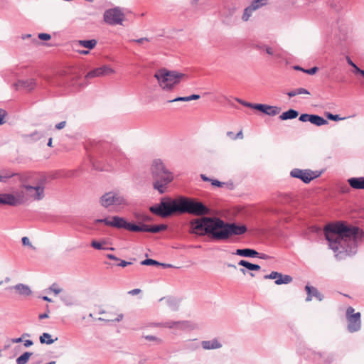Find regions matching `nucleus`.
<instances>
[{
  "mask_svg": "<svg viewBox=\"0 0 364 364\" xmlns=\"http://www.w3.org/2000/svg\"><path fill=\"white\" fill-rule=\"evenodd\" d=\"M255 109L259 110L272 117L278 114L281 111V108L277 106H272L266 104H255Z\"/></svg>",
  "mask_w": 364,
  "mask_h": 364,
  "instance_id": "obj_15",
  "label": "nucleus"
},
{
  "mask_svg": "<svg viewBox=\"0 0 364 364\" xmlns=\"http://www.w3.org/2000/svg\"><path fill=\"white\" fill-rule=\"evenodd\" d=\"M153 179V188L162 195L168 191L169 185L174 181L175 174L170 171L161 159H154L150 164Z\"/></svg>",
  "mask_w": 364,
  "mask_h": 364,
  "instance_id": "obj_3",
  "label": "nucleus"
},
{
  "mask_svg": "<svg viewBox=\"0 0 364 364\" xmlns=\"http://www.w3.org/2000/svg\"><path fill=\"white\" fill-rule=\"evenodd\" d=\"M119 261H120V262L117 263L116 265H117L119 267H124L127 266L128 264H132L131 262H127L124 260L119 259Z\"/></svg>",
  "mask_w": 364,
  "mask_h": 364,
  "instance_id": "obj_56",
  "label": "nucleus"
},
{
  "mask_svg": "<svg viewBox=\"0 0 364 364\" xmlns=\"http://www.w3.org/2000/svg\"><path fill=\"white\" fill-rule=\"evenodd\" d=\"M91 246L96 250H108L109 248H105L102 246V243L98 242L97 240H92L91 242ZM110 250H113V248H109Z\"/></svg>",
  "mask_w": 364,
  "mask_h": 364,
  "instance_id": "obj_39",
  "label": "nucleus"
},
{
  "mask_svg": "<svg viewBox=\"0 0 364 364\" xmlns=\"http://www.w3.org/2000/svg\"><path fill=\"white\" fill-rule=\"evenodd\" d=\"M165 300L168 307L172 311H176L178 309V301L171 297L161 298L160 301Z\"/></svg>",
  "mask_w": 364,
  "mask_h": 364,
  "instance_id": "obj_30",
  "label": "nucleus"
},
{
  "mask_svg": "<svg viewBox=\"0 0 364 364\" xmlns=\"http://www.w3.org/2000/svg\"><path fill=\"white\" fill-rule=\"evenodd\" d=\"M309 122L318 127L328 123L327 119L317 114H311Z\"/></svg>",
  "mask_w": 364,
  "mask_h": 364,
  "instance_id": "obj_25",
  "label": "nucleus"
},
{
  "mask_svg": "<svg viewBox=\"0 0 364 364\" xmlns=\"http://www.w3.org/2000/svg\"><path fill=\"white\" fill-rule=\"evenodd\" d=\"M287 95L289 97H294L296 95H297V93H296V89L295 90H293L291 91H289L287 92Z\"/></svg>",
  "mask_w": 364,
  "mask_h": 364,
  "instance_id": "obj_63",
  "label": "nucleus"
},
{
  "mask_svg": "<svg viewBox=\"0 0 364 364\" xmlns=\"http://www.w3.org/2000/svg\"><path fill=\"white\" fill-rule=\"evenodd\" d=\"M266 4H267L266 0H254L251 2L250 6L253 10L256 11Z\"/></svg>",
  "mask_w": 364,
  "mask_h": 364,
  "instance_id": "obj_34",
  "label": "nucleus"
},
{
  "mask_svg": "<svg viewBox=\"0 0 364 364\" xmlns=\"http://www.w3.org/2000/svg\"><path fill=\"white\" fill-rule=\"evenodd\" d=\"M235 100L237 102H238L239 103H240L241 105H242L243 106H245V107L255 109V104L245 102V101H244V100H242L241 99H239V98H236Z\"/></svg>",
  "mask_w": 364,
  "mask_h": 364,
  "instance_id": "obj_41",
  "label": "nucleus"
},
{
  "mask_svg": "<svg viewBox=\"0 0 364 364\" xmlns=\"http://www.w3.org/2000/svg\"><path fill=\"white\" fill-rule=\"evenodd\" d=\"M38 38L41 41H48L51 38V36L48 33H41L38 34Z\"/></svg>",
  "mask_w": 364,
  "mask_h": 364,
  "instance_id": "obj_49",
  "label": "nucleus"
},
{
  "mask_svg": "<svg viewBox=\"0 0 364 364\" xmlns=\"http://www.w3.org/2000/svg\"><path fill=\"white\" fill-rule=\"evenodd\" d=\"M21 241H22L23 245H24V246H29L32 249H35V247L30 242V240H29L28 237H23L22 239H21Z\"/></svg>",
  "mask_w": 364,
  "mask_h": 364,
  "instance_id": "obj_51",
  "label": "nucleus"
},
{
  "mask_svg": "<svg viewBox=\"0 0 364 364\" xmlns=\"http://www.w3.org/2000/svg\"><path fill=\"white\" fill-rule=\"evenodd\" d=\"M211 184H212L213 186H216V187H222L225 183H223V182L219 181L218 180H216V179H212V180H211Z\"/></svg>",
  "mask_w": 364,
  "mask_h": 364,
  "instance_id": "obj_55",
  "label": "nucleus"
},
{
  "mask_svg": "<svg viewBox=\"0 0 364 364\" xmlns=\"http://www.w3.org/2000/svg\"><path fill=\"white\" fill-rule=\"evenodd\" d=\"M350 186L354 189H364V177H353L348 180Z\"/></svg>",
  "mask_w": 364,
  "mask_h": 364,
  "instance_id": "obj_21",
  "label": "nucleus"
},
{
  "mask_svg": "<svg viewBox=\"0 0 364 364\" xmlns=\"http://www.w3.org/2000/svg\"><path fill=\"white\" fill-rule=\"evenodd\" d=\"M12 288L16 289L18 291V293L22 296H27L31 295L32 293L30 287L28 285L23 284H16Z\"/></svg>",
  "mask_w": 364,
  "mask_h": 364,
  "instance_id": "obj_22",
  "label": "nucleus"
},
{
  "mask_svg": "<svg viewBox=\"0 0 364 364\" xmlns=\"http://www.w3.org/2000/svg\"><path fill=\"white\" fill-rule=\"evenodd\" d=\"M151 213L163 218L178 213V198L172 199L166 196L161 198L159 203L149 207Z\"/></svg>",
  "mask_w": 364,
  "mask_h": 364,
  "instance_id": "obj_6",
  "label": "nucleus"
},
{
  "mask_svg": "<svg viewBox=\"0 0 364 364\" xmlns=\"http://www.w3.org/2000/svg\"><path fill=\"white\" fill-rule=\"evenodd\" d=\"M234 254L241 257L250 258H255L259 255V252L257 251L250 248L237 249Z\"/></svg>",
  "mask_w": 364,
  "mask_h": 364,
  "instance_id": "obj_20",
  "label": "nucleus"
},
{
  "mask_svg": "<svg viewBox=\"0 0 364 364\" xmlns=\"http://www.w3.org/2000/svg\"><path fill=\"white\" fill-rule=\"evenodd\" d=\"M104 21L109 25H122L124 18V15L118 7L107 9L105 11Z\"/></svg>",
  "mask_w": 364,
  "mask_h": 364,
  "instance_id": "obj_10",
  "label": "nucleus"
},
{
  "mask_svg": "<svg viewBox=\"0 0 364 364\" xmlns=\"http://www.w3.org/2000/svg\"><path fill=\"white\" fill-rule=\"evenodd\" d=\"M77 43L80 46L89 50H92L97 46V41L96 39L80 40Z\"/></svg>",
  "mask_w": 364,
  "mask_h": 364,
  "instance_id": "obj_28",
  "label": "nucleus"
},
{
  "mask_svg": "<svg viewBox=\"0 0 364 364\" xmlns=\"http://www.w3.org/2000/svg\"><path fill=\"white\" fill-rule=\"evenodd\" d=\"M299 112L298 111L289 109V110L283 112L280 116L279 119L281 120H288V119H293L298 117Z\"/></svg>",
  "mask_w": 364,
  "mask_h": 364,
  "instance_id": "obj_23",
  "label": "nucleus"
},
{
  "mask_svg": "<svg viewBox=\"0 0 364 364\" xmlns=\"http://www.w3.org/2000/svg\"><path fill=\"white\" fill-rule=\"evenodd\" d=\"M264 51L268 54V55H274L275 56L276 58H279V55L278 54H276L274 50H273V48H271L270 46H265V50Z\"/></svg>",
  "mask_w": 364,
  "mask_h": 364,
  "instance_id": "obj_46",
  "label": "nucleus"
},
{
  "mask_svg": "<svg viewBox=\"0 0 364 364\" xmlns=\"http://www.w3.org/2000/svg\"><path fill=\"white\" fill-rule=\"evenodd\" d=\"M243 138V134H242V130H240L234 137H233V139H242Z\"/></svg>",
  "mask_w": 364,
  "mask_h": 364,
  "instance_id": "obj_64",
  "label": "nucleus"
},
{
  "mask_svg": "<svg viewBox=\"0 0 364 364\" xmlns=\"http://www.w3.org/2000/svg\"><path fill=\"white\" fill-rule=\"evenodd\" d=\"M65 124H66V122L65 121L60 122V123L55 124V129H61L65 127Z\"/></svg>",
  "mask_w": 364,
  "mask_h": 364,
  "instance_id": "obj_57",
  "label": "nucleus"
},
{
  "mask_svg": "<svg viewBox=\"0 0 364 364\" xmlns=\"http://www.w3.org/2000/svg\"><path fill=\"white\" fill-rule=\"evenodd\" d=\"M57 340H58V338H55V339H52L51 335L49 334L48 333H42V335H41L40 338H39V341H40L41 343H42V344L46 343L48 345H50V344L53 343Z\"/></svg>",
  "mask_w": 364,
  "mask_h": 364,
  "instance_id": "obj_31",
  "label": "nucleus"
},
{
  "mask_svg": "<svg viewBox=\"0 0 364 364\" xmlns=\"http://www.w3.org/2000/svg\"><path fill=\"white\" fill-rule=\"evenodd\" d=\"M296 90L297 95H302V94L309 95L310 94V92L306 89L303 88V87L297 88V89H296Z\"/></svg>",
  "mask_w": 364,
  "mask_h": 364,
  "instance_id": "obj_54",
  "label": "nucleus"
},
{
  "mask_svg": "<svg viewBox=\"0 0 364 364\" xmlns=\"http://www.w3.org/2000/svg\"><path fill=\"white\" fill-rule=\"evenodd\" d=\"M238 264L244 267L245 268L250 271H258L261 269V267L259 264H252L244 259L240 260L238 262Z\"/></svg>",
  "mask_w": 364,
  "mask_h": 364,
  "instance_id": "obj_29",
  "label": "nucleus"
},
{
  "mask_svg": "<svg viewBox=\"0 0 364 364\" xmlns=\"http://www.w3.org/2000/svg\"><path fill=\"white\" fill-rule=\"evenodd\" d=\"M255 11V10H253L250 6L246 7L244 9V12L242 16V19L243 21H247L252 16V13Z\"/></svg>",
  "mask_w": 364,
  "mask_h": 364,
  "instance_id": "obj_35",
  "label": "nucleus"
},
{
  "mask_svg": "<svg viewBox=\"0 0 364 364\" xmlns=\"http://www.w3.org/2000/svg\"><path fill=\"white\" fill-rule=\"evenodd\" d=\"M193 233L200 236L208 235L213 240L225 241L232 235L245 234L246 225L235 223H227L217 217H203L191 223Z\"/></svg>",
  "mask_w": 364,
  "mask_h": 364,
  "instance_id": "obj_2",
  "label": "nucleus"
},
{
  "mask_svg": "<svg viewBox=\"0 0 364 364\" xmlns=\"http://www.w3.org/2000/svg\"><path fill=\"white\" fill-rule=\"evenodd\" d=\"M200 96L199 95H191L190 96H188V100L189 101L191 100H198L200 99Z\"/></svg>",
  "mask_w": 364,
  "mask_h": 364,
  "instance_id": "obj_60",
  "label": "nucleus"
},
{
  "mask_svg": "<svg viewBox=\"0 0 364 364\" xmlns=\"http://www.w3.org/2000/svg\"><path fill=\"white\" fill-rule=\"evenodd\" d=\"M1 171L3 176L4 183H6L9 178H14V182L17 181L18 172H14L11 170H2Z\"/></svg>",
  "mask_w": 364,
  "mask_h": 364,
  "instance_id": "obj_26",
  "label": "nucleus"
},
{
  "mask_svg": "<svg viewBox=\"0 0 364 364\" xmlns=\"http://www.w3.org/2000/svg\"><path fill=\"white\" fill-rule=\"evenodd\" d=\"M318 70V68L315 66L310 69H306L305 70H304V73H307L309 75H314L317 72Z\"/></svg>",
  "mask_w": 364,
  "mask_h": 364,
  "instance_id": "obj_52",
  "label": "nucleus"
},
{
  "mask_svg": "<svg viewBox=\"0 0 364 364\" xmlns=\"http://www.w3.org/2000/svg\"><path fill=\"white\" fill-rule=\"evenodd\" d=\"M122 228L132 231L136 232V223H129L127 220H124L123 227Z\"/></svg>",
  "mask_w": 364,
  "mask_h": 364,
  "instance_id": "obj_36",
  "label": "nucleus"
},
{
  "mask_svg": "<svg viewBox=\"0 0 364 364\" xmlns=\"http://www.w3.org/2000/svg\"><path fill=\"white\" fill-rule=\"evenodd\" d=\"M50 290L55 294H58L62 291V289L59 288L57 284L54 283L50 287Z\"/></svg>",
  "mask_w": 364,
  "mask_h": 364,
  "instance_id": "obj_43",
  "label": "nucleus"
},
{
  "mask_svg": "<svg viewBox=\"0 0 364 364\" xmlns=\"http://www.w3.org/2000/svg\"><path fill=\"white\" fill-rule=\"evenodd\" d=\"M327 118H328V119L333 120V121H338V120H341V119H344V118L340 117L339 115H338V114H333L331 113H328L327 114Z\"/></svg>",
  "mask_w": 364,
  "mask_h": 364,
  "instance_id": "obj_48",
  "label": "nucleus"
},
{
  "mask_svg": "<svg viewBox=\"0 0 364 364\" xmlns=\"http://www.w3.org/2000/svg\"><path fill=\"white\" fill-rule=\"evenodd\" d=\"M32 355V352L26 351L23 353L22 355H21L19 357L16 358V364H26Z\"/></svg>",
  "mask_w": 364,
  "mask_h": 364,
  "instance_id": "obj_32",
  "label": "nucleus"
},
{
  "mask_svg": "<svg viewBox=\"0 0 364 364\" xmlns=\"http://www.w3.org/2000/svg\"><path fill=\"white\" fill-rule=\"evenodd\" d=\"M355 309L349 306L346 309V318L348 321V331L350 333L358 331L361 328L360 313H354Z\"/></svg>",
  "mask_w": 364,
  "mask_h": 364,
  "instance_id": "obj_9",
  "label": "nucleus"
},
{
  "mask_svg": "<svg viewBox=\"0 0 364 364\" xmlns=\"http://www.w3.org/2000/svg\"><path fill=\"white\" fill-rule=\"evenodd\" d=\"M310 117H311V114H306V113L301 114L299 117V120L302 122H310Z\"/></svg>",
  "mask_w": 364,
  "mask_h": 364,
  "instance_id": "obj_44",
  "label": "nucleus"
},
{
  "mask_svg": "<svg viewBox=\"0 0 364 364\" xmlns=\"http://www.w3.org/2000/svg\"><path fill=\"white\" fill-rule=\"evenodd\" d=\"M323 232L330 248L339 260L356 253L358 242L364 235L358 227L348 226L343 222L329 223L326 225Z\"/></svg>",
  "mask_w": 364,
  "mask_h": 364,
  "instance_id": "obj_1",
  "label": "nucleus"
},
{
  "mask_svg": "<svg viewBox=\"0 0 364 364\" xmlns=\"http://www.w3.org/2000/svg\"><path fill=\"white\" fill-rule=\"evenodd\" d=\"M36 86V80L33 78L26 80H19L14 84L16 90H24L26 91L33 90Z\"/></svg>",
  "mask_w": 364,
  "mask_h": 364,
  "instance_id": "obj_17",
  "label": "nucleus"
},
{
  "mask_svg": "<svg viewBox=\"0 0 364 364\" xmlns=\"http://www.w3.org/2000/svg\"><path fill=\"white\" fill-rule=\"evenodd\" d=\"M153 41V38H138V49H144V50H149L151 48V42Z\"/></svg>",
  "mask_w": 364,
  "mask_h": 364,
  "instance_id": "obj_24",
  "label": "nucleus"
},
{
  "mask_svg": "<svg viewBox=\"0 0 364 364\" xmlns=\"http://www.w3.org/2000/svg\"><path fill=\"white\" fill-rule=\"evenodd\" d=\"M25 197L23 192L14 193H0V205L17 206L24 203Z\"/></svg>",
  "mask_w": 364,
  "mask_h": 364,
  "instance_id": "obj_12",
  "label": "nucleus"
},
{
  "mask_svg": "<svg viewBox=\"0 0 364 364\" xmlns=\"http://www.w3.org/2000/svg\"><path fill=\"white\" fill-rule=\"evenodd\" d=\"M201 346L205 350H213L220 348L222 344L217 338H213V340L202 341Z\"/></svg>",
  "mask_w": 364,
  "mask_h": 364,
  "instance_id": "obj_19",
  "label": "nucleus"
},
{
  "mask_svg": "<svg viewBox=\"0 0 364 364\" xmlns=\"http://www.w3.org/2000/svg\"><path fill=\"white\" fill-rule=\"evenodd\" d=\"M145 338L150 341H155L159 344L162 343V340L161 338L156 337L154 336H146Z\"/></svg>",
  "mask_w": 364,
  "mask_h": 364,
  "instance_id": "obj_47",
  "label": "nucleus"
},
{
  "mask_svg": "<svg viewBox=\"0 0 364 364\" xmlns=\"http://www.w3.org/2000/svg\"><path fill=\"white\" fill-rule=\"evenodd\" d=\"M113 73L114 70L112 68H111L109 65H105L88 72L85 78L86 80H89L96 77L109 75Z\"/></svg>",
  "mask_w": 364,
  "mask_h": 364,
  "instance_id": "obj_14",
  "label": "nucleus"
},
{
  "mask_svg": "<svg viewBox=\"0 0 364 364\" xmlns=\"http://www.w3.org/2000/svg\"><path fill=\"white\" fill-rule=\"evenodd\" d=\"M160 87L163 90H171L178 85L185 74L176 70H168L166 68L159 69L154 74Z\"/></svg>",
  "mask_w": 364,
  "mask_h": 364,
  "instance_id": "obj_7",
  "label": "nucleus"
},
{
  "mask_svg": "<svg viewBox=\"0 0 364 364\" xmlns=\"http://www.w3.org/2000/svg\"><path fill=\"white\" fill-rule=\"evenodd\" d=\"M154 326L156 327H165L168 328H177L184 330L190 328L191 323L188 321H167L164 323H155L153 324Z\"/></svg>",
  "mask_w": 364,
  "mask_h": 364,
  "instance_id": "obj_13",
  "label": "nucleus"
},
{
  "mask_svg": "<svg viewBox=\"0 0 364 364\" xmlns=\"http://www.w3.org/2000/svg\"><path fill=\"white\" fill-rule=\"evenodd\" d=\"M6 111L2 109H0V125L4 123V118L6 117Z\"/></svg>",
  "mask_w": 364,
  "mask_h": 364,
  "instance_id": "obj_53",
  "label": "nucleus"
},
{
  "mask_svg": "<svg viewBox=\"0 0 364 364\" xmlns=\"http://www.w3.org/2000/svg\"><path fill=\"white\" fill-rule=\"evenodd\" d=\"M321 171H311L310 169L294 168L290 172L293 178H299L305 183H310L313 179L319 177Z\"/></svg>",
  "mask_w": 364,
  "mask_h": 364,
  "instance_id": "obj_11",
  "label": "nucleus"
},
{
  "mask_svg": "<svg viewBox=\"0 0 364 364\" xmlns=\"http://www.w3.org/2000/svg\"><path fill=\"white\" fill-rule=\"evenodd\" d=\"M17 181L21 183V186L28 193L34 191L33 194H30L34 200H41L44 198L46 177H39L38 173L26 171L18 172Z\"/></svg>",
  "mask_w": 364,
  "mask_h": 364,
  "instance_id": "obj_4",
  "label": "nucleus"
},
{
  "mask_svg": "<svg viewBox=\"0 0 364 364\" xmlns=\"http://www.w3.org/2000/svg\"><path fill=\"white\" fill-rule=\"evenodd\" d=\"M102 206L109 208L112 205L119 206L126 203V200L120 194L114 192H108L102 195L100 198Z\"/></svg>",
  "mask_w": 364,
  "mask_h": 364,
  "instance_id": "obj_8",
  "label": "nucleus"
},
{
  "mask_svg": "<svg viewBox=\"0 0 364 364\" xmlns=\"http://www.w3.org/2000/svg\"><path fill=\"white\" fill-rule=\"evenodd\" d=\"M140 264L141 265H155V266H158V264H161V262L156 261V260H154L153 259H146L144 260H142L140 262Z\"/></svg>",
  "mask_w": 364,
  "mask_h": 364,
  "instance_id": "obj_37",
  "label": "nucleus"
},
{
  "mask_svg": "<svg viewBox=\"0 0 364 364\" xmlns=\"http://www.w3.org/2000/svg\"><path fill=\"white\" fill-rule=\"evenodd\" d=\"M33 344V342L31 340H25L24 343H23V345L26 348H28V347L31 346Z\"/></svg>",
  "mask_w": 364,
  "mask_h": 364,
  "instance_id": "obj_61",
  "label": "nucleus"
},
{
  "mask_svg": "<svg viewBox=\"0 0 364 364\" xmlns=\"http://www.w3.org/2000/svg\"><path fill=\"white\" fill-rule=\"evenodd\" d=\"M210 208L202 202L186 196L178 197V213H188L196 216L210 214Z\"/></svg>",
  "mask_w": 364,
  "mask_h": 364,
  "instance_id": "obj_5",
  "label": "nucleus"
},
{
  "mask_svg": "<svg viewBox=\"0 0 364 364\" xmlns=\"http://www.w3.org/2000/svg\"><path fill=\"white\" fill-rule=\"evenodd\" d=\"M278 275H279V272L273 271L269 274L264 275V278L265 279H275L276 280Z\"/></svg>",
  "mask_w": 364,
  "mask_h": 364,
  "instance_id": "obj_45",
  "label": "nucleus"
},
{
  "mask_svg": "<svg viewBox=\"0 0 364 364\" xmlns=\"http://www.w3.org/2000/svg\"><path fill=\"white\" fill-rule=\"evenodd\" d=\"M124 219L119 216H113L111 221V227L122 228Z\"/></svg>",
  "mask_w": 364,
  "mask_h": 364,
  "instance_id": "obj_33",
  "label": "nucleus"
},
{
  "mask_svg": "<svg viewBox=\"0 0 364 364\" xmlns=\"http://www.w3.org/2000/svg\"><path fill=\"white\" fill-rule=\"evenodd\" d=\"M188 96L187 97H178L173 100H169L168 102H188Z\"/></svg>",
  "mask_w": 364,
  "mask_h": 364,
  "instance_id": "obj_50",
  "label": "nucleus"
},
{
  "mask_svg": "<svg viewBox=\"0 0 364 364\" xmlns=\"http://www.w3.org/2000/svg\"><path fill=\"white\" fill-rule=\"evenodd\" d=\"M111 221L109 218H103V219H97L95 220V223H104L107 226H111Z\"/></svg>",
  "mask_w": 364,
  "mask_h": 364,
  "instance_id": "obj_42",
  "label": "nucleus"
},
{
  "mask_svg": "<svg viewBox=\"0 0 364 364\" xmlns=\"http://www.w3.org/2000/svg\"><path fill=\"white\" fill-rule=\"evenodd\" d=\"M167 225L165 224L149 225L138 221V232H148L156 233L162 230H165Z\"/></svg>",
  "mask_w": 364,
  "mask_h": 364,
  "instance_id": "obj_16",
  "label": "nucleus"
},
{
  "mask_svg": "<svg viewBox=\"0 0 364 364\" xmlns=\"http://www.w3.org/2000/svg\"><path fill=\"white\" fill-rule=\"evenodd\" d=\"M292 279H293L290 275L282 274L279 272V275L274 282L277 285L287 284L291 283Z\"/></svg>",
  "mask_w": 364,
  "mask_h": 364,
  "instance_id": "obj_27",
  "label": "nucleus"
},
{
  "mask_svg": "<svg viewBox=\"0 0 364 364\" xmlns=\"http://www.w3.org/2000/svg\"><path fill=\"white\" fill-rule=\"evenodd\" d=\"M305 290L306 291L307 293L306 301H311L313 297H315L319 301L323 299V296L318 291L316 288L307 284L305 287Z\"/></svg>",
  "mask_w": 364,
  "mask_h": 364,
  "instance_id": "obj_18",
  "label": "nucleus"
},
{
  "mask_svg": "<svg viewBox=\"0 0 364 364\" xmlns=\"http://www.w3.org/2000/svg\"><path fill=\"white\" fill-rule=\"evenodd\" d=\"M256 257L257 258H259V259H269V256L264 254V253H259V255L257 256Z\"/></svg>",
  "mask_w": 364,
  "mask_h": 364,
  "instance_id": "obj_59",
  "label": "nucleus"
},
{
  "mask_svg": "<svg viewBox=\"0 0 364 364\" xmlns=\"http://www.w3.org/2000/svg\"><path fill=\"white\" fill-rule=\"evenodd\" d=\"M353 73L355 75L360 74L362 75L364 73V70H361L357 66L355 69H353Z\"/></svg>",
  "mask_w": 364,
  "mask_h": 364,
  "instance_id": "obj_58",
  "label": "nucleus"
},
{
  "mask_svg": "<svg viewBox=\"0 0 364 364\" xmlns=\"http://www.w3.org/2000/svg\"><path fill=\"white\" fill-rule=\"evenodd\" d=\"M186 348L191 350H195L199 348V345L195 343L193 341H188L186 343Z\"/></svg>",
  "mask_w": 364,
  "mask_h": 364,
  "instance_id": "obj_40",
  "label": "nucleus"
},
{
  "mask_svg": "<svg viewBox=\"0 0 364 364\" xmlns=\"http://www.w3.org/2000/svg\"><path fill=\"white\" fill-rule=\"evenodd\" d=\"M48 312H49V310H48L47 312L44 313V314H41L38 316V318L39 319H44V318H48Z\"/></svg>",
  "mask_w": 364,
  "mask_h": 364,
  "instance_id": "obj_62",
  "label": "nucleus"
},
{
  "mask_svg": "<svg viewBox=\"0 0 364 364\" xmlns=\"http://www.w3.org/2000/svg\"><path fill=\"white\" fill-rule=\"evenodd\" d=\"M60 299L66 306H72L74 304L69 295H63L60 296Z\"/></svg>",
  "mask_w": 364,
  "mask_h": 364,
  "instance_id": "obj_38",
  "label": "nucleus"
}]
</instances>
